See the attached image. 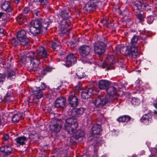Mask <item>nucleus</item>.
<instances>
[{"mask_svg": "<svg viewBox=\"0 0 157 157\" xmlns=\"http://www.w3.org/2000/svg\"><path fill=\"white\" fill-rule=\"evenodd\" d=\"M48 54L44 48L42 47L39 48L37 50L36 53L30 52L26 56V59H29L30 61V67L31 69L34 71L38 70L39 64L40 63V60L44 58H46Z\"/></svg>", "mask_w": 157, "mask_h": 157, "instance_id": "nucleus-1", "label": "nucleus"}, {"mask_svg": "<svg viewBox=\"0 0 157 157\" xmlns=\"http://www.w3.org/2000/svg\"><path fill=\"white\" fill-rule=\"evenodd\" d=\"M78 126V124L76 120L69 118L65 120L64 125L65 129L68 133L72 134V136L76 139L82 137L84 135L83 132L80 130L75 132Z\"/></svg>", "mask_w": 157, "mask_h": 157, "instance_id": "nucleus-2", "label": "nucleus"}, {"mask_svg": "<svg viewBox=\"0 0 157 157\" xmlns=\"http://www.w3.org/2000/svg\"><path fill=\"white\" fill-rule=\"evenodd\" d=\"M30 26L29 27L28 34L33 36H36L40 33L41 31L42 25L41 22L36 19L31 21Z\"/></svg>", "mask_w": 157, "mask_h": 157, "instance_id": "nucleus-3", "label": "nucleus"}, {"mask_svg": "<svg viewBox=\"0 0 157 157\" xmlns=\"http://www.w3.org/2000/svg\"><path fill=\"white\" fill-rule=\"evenodd\" d=\"M143 9L146 10L148 13L152 12L150 7L146 1H144L142 4L140 2L137 1L133 6L132 10L135 13H138Z\"/></svg>", "mask_w": 157, "mask_h": 157, "instance_id": "nucleus-4", "label": "nucleus"}, {"mask_svg": "<svg viewBox=\"0 0 157 157\" xmlns=\"http://www.w3.org/2000/svg\"><path fill=\"white\" fill-rule=\"evenodd\" d=\"M118 86L117 84L114 85H111L108 86L106 89L107 93V97L109 98V101H113V100L117 98V89Z\"/></svg>", "mask_w": 157, "mask_h": 157, "instance_id": "nucleus-5", "label": "nucleus"}, {"mask_svg": "<svg viewBox=\"0 0 157 157\" xmlns=\"http://www.w3.org/2000/svg\"><path fill=\"white\" fill-rule=\"evenodd\" d=\"M70 12L67 10H63L61 12V16L62 18L63 19L62 20L60 23V26L61 30L63 31H65V29L66 30H68L67 29V28L68 26V24H67V21H66V19L69 18L70 17Z\"/></svg>", "mask_w": 157, "mask_h": 157, "instance_id": "nucleus-6", "label": "nucleus"}, {"mask_svg": "<svg viewBox=\"0 0 157 157\" xmlns=\"http://www.w3.org/2000/svg\"><path fill=\"white\" fill-rule=\"evenodd\" d=\"M51 124L50 125V128L52 132L57 133L60 131L62 125L61 120L52 119Z\"/></svg>", "mask_w": 157, "mask_h": 157, "instance_id": "nucleus-7", "label": "nucleus"}, {"mask_svg": "<svg viewBox=\"0 0 157 157\" xmlns=\"http://www.w3.org/2000/svg\"><path fill=\"white\" fill-rule=\"evenodd\" d=\"M107 96H99L95 100L94 103L95 106L98 107L102 108L108 102H111L113 101H109V98L108 99Z\"/></svg>", "mask_w": 157, "mask_h": 157, "instance_id": "nucleus-8", "label": "nucleus"}, {"mask_svg": "<svg viewBox=\"0 0 157 157\" xmlns=\"http://www.w3.org/2000/svg\"><path fill=\"white\" fill-rule=\"evenodd\" d=\"M25 31L22 29L19 31L17 33V39L21 42V45L27 46L29 44V40L27 38Z\"/></svg>", "mask_w": 157, "mask_h": 157, "instance_id": "nucleus-9", "label": "nucleus"}, {"mask_svg": "<svg viewBox=\"0 0 157 157\" xmlns=\"http://www.w3.org/2000/svg\"><path fill=\"white\" fill-rule=\"evenodd\" d=\"M91 47V46L87 45H84L80 47L79 48V51L80 55L83 57H90L89 60H90L91 59V57L90 56Z\"/></svg>", "mask_w": 157, "mask_h": 157, "instance_id": "nucleus-10", "label": "nucleus"}, {"mask_svg": "<svg viewBox=\"0 0 157 157\" xmlns=\"http://www.w3.org/2000/svg\"><path fill=\"white\" fill-rule=\"evenodd\" d=\"M33 89V102L38 104L39 103V99L43 96V93L39 87L34 86Z\"/></svg>", "mask_w": 157, "mask_h": 157, "instance_id": "nucleus-11", "label": "nucleus"}, {"mask_svg": "<svg viewBox=\"0 0 157 157\" xmlns=\"http://www.w3.org/2000/svg\"><path fill=\"white\" fill-rule=\"evenodd\" d=\"M114 56L112 55H108L106 56L104 60V62L102 63V67L103 68H107L109 69L111 68V66L115 63Z\"/></svg>", "mask_w": 157, "mask_h": 157, "instance_id": "nucleus-12", "label": "nucleus"}, {"mask_svg": "<svg viewBox=\"0 0 157 157\" xmlns=\"http://www.w3.org/2000/svg\"><path fill=\"white\" fill-rule=\"evenodd\" d=\"M105 44L103 42H97L94 45V51L96 53L100 55L105 51Z\"/></svg>", "mask_w": 157, "mask_h": 157, "instance_id": "nucleus-13", "label": "nucleus"}, {"mask_svg": "<svg viewBox=\"0 0 157 157\" xmlns=\"http://www.w3.org/2000/svg\"><path fill=\"white\" fill-rule=\"evenodd\" d=\"M76 62V59L74 55L70 54L67 56L63 64L65 66L68 67L72 64L75 63Z\"/></svg>", "mask_w": 157, "mask_h": 157, "instance_id": "nucleus-14", "label": "nucleus"}, {"mask_svg": "<svg viewBox=\"0 0 157 157\" xmlns=\"http://www.w3.org/2000/svg\"><path fill=\"white\" fill-rule=\"evenodd\" d=\"M152 114L150 111L143 115L140 119L141 122L145 125H148L151 123L152 120Z\"/></svg>", "mask_w": 157, "mask_h": 157, "instance_id": "nucleus-15", "label": "nucleus"}, {"mask_svg": "<svg viewBox=\"0 0 157 157\" xmlns=\"http://www.w3.org/2000/svg\"><path fill=\"white\" fill-rule=\"evenodd\" d=\"M115 51L117 54L121 53L124 55H128V48L126 46L117 45L115 47Z\"/></svg>", "mask_w": 157, "mask_h": 157, "instance_id": "nucleus-16", "label": "nucleus"}, {"mask_svg": "<svg viewBox=\"0 0 157 157\" xmlns=\"http://www.w3.org/2000/svg\"><path fill=\"white\" fill-rule=\"evenodd\" d=\"M15 100V99L12 91L11 90L7 92L6 95L4 97L3 101L8 104H10L12 103L13 101Z\"/></svg>", "mask_w": 157, "mask_h": 157, "instance_id": "nucleus-17", "label": "nucleus"}, {"mask_svg": "<svg viewBox=\"0 0 157 157\" xmlns=\"http://www.w3.org/2000/svg\"><path fill=\"white\" fill-rule=\"evenodd\" d=\"M93 90L91 87H87L82 92L81 97L82 98L86 99L89 98L93 93Z\"/></svg>", "mask_w": 157, "mask_h": 157, "instance_id": "nucleus-18", "label": "nucleus"}, {"mask_svg": "<svg viewBox=\"0 0 157 157\" xmlns=\"http://www.w3.org/2000/svg\"><path fill=\"white\" fill-rule=\"evenodd\" d=\"M68 100L71 106L73 108L76 107L79 102L78 98L75 94L70 95L68 97Z\"/></svg>", "mask_w": 157, "mask_h": 157, "instance_id": "nucleus-19", "label": "nucleus"}, {"mask_svg": "<svg viewBox=\"0 0 157 157\" xmlns=\"http://www.w3.org/2000/svg\"><path fill=\"white\" fill-rule=\"evenodd\" d=\"M66 99L62 97L57 98L55 102V106L56 107L64 108L65 107Z\"/></svg>", "mask_w": 157, "mask_h": 157, "instance_id": "nucleus-20", "label": "nucleus"}, {"mask_svg": "<svg viewBox=\"0 0 157 157\" xmlns=\"http://www.w3.org/2000/svg\"><path fill=\"white\" fill-rule=\"evenodd\" d=\"M0 150L4 156L10 154L13 151L12 147L8 145L2 146L0 148Z\"/></svg>", "mask_w": 157, "mask_h": 157, "instance_id": "nucleus-21", "label": "nucleus"}, {"mask_svg": "<svg viewBox=\"0 0 157 157\" xmlns=\"http://www.w3.org/2000/svg\"><path fill=\"white\" fill-rule=\"evenodd\" d=\"M129 47L128 48V55L133 58H136L138 55L137 46L130 45Z\"/></svg>", "mask_w": 157, "mask_h": 157, "instance_id": "nucleus-22", "label": "nucleus"}, {"mask_svg": "<svg viewBox=\"0 0 157 157\" xmlns=\"http://www.w3.org/2000/svg\"><path fill=\"white\" fill-rule=\"evenodd\" d=\"M101 130V126L99 124L94 125L92 128L91 133L92 135L99 134Z\"/></svg>", "mask_w": 157, "mask_h": 157, "instance_id": "nucleus-23", "label": "nucleus"}, {"mask_svg": "<svg viewBox=\"0 0 157 157\" xmlns=\"http://www.w3.org/2000/svg\"><path fill=\"white\" fill-rule=\"evenodd\" d=\"M98 7L97 5L94 2L92 3L90 2L87 4L84 9L86 10L88 12L90 13Z\"/></svg>", "mask_w": 157, "mask_h": 157, "instance_id": "nucleus-24", "label": "nucleus"}, {"mask_svg": "<svg viewBox=\"0 0 157 157\" xmlns=\"http://www.w3.org/2000/svg\"><path fill=\"white\" fill-rule=\"evenodd\" d=\"M15 140L16 141V144L17 146H20L25 144L27 138L24 136H20L17 138Z\"/></svg>", "mask_w": 157, "mask_h": 157, "instance_id": "nucleus-25", "label": "nucleus"}, {"mask_svg": "<svg viewBox=\"0 0 157 157\" xmlns=\"http://www.w3.org/2000/svg\"><path fill=\"white\" fill-rule=\"evenodd\" d=\"M1 8L5 11L7 12H10L12 10L10 3L8 1H5L2 5Z\"/></svg>", "mask_w": 157, "mask_h": 157, "instance_id": "nucleus-26", "label": "nucleus"}, {"mask_svg": "<svg viewBox=\"0 0 157 157\" xmlns=\"http://www.w3.org/2000/svg\"><path fill=\"white\" fill-rule=\"evenodd\" d=\"M109 81L105 80H101L99 81L98 83V86L100 89H106L109 86Z\"/></svg>", "mask_w": 157, "mask_h": 157, "instance_id": "nucleus-27", "label": "nucleus"}, {"mask_svg": "<svg viewBox=\"0 0 157 157\" xmlns=\"http://www.w3.org/2000/svg\"><path fill=\"white\" fill-rule=\"evenodd\" d=\"M23 114L22 113H17L13 115L12 117L13 122L16 123L18 122L21 119L23 118Z\"/></svg>", "mask_w": 157, "mask_h": 157, "instance_id": "nucleus-28", "label": "nucleus"}, {"mask_svg": "<svg viewBox=\"0 0 157 157\" xmlns=\"http://www.w3.org/2000/svg\"><path fill=\"white\" fill-rule=\"evenodd\" d=\"M25 16V15L22 13H20L17 18V21L20 24H22L26 21V19Z\"/></svg>", "mask_w": 157, "mask_h": 157, "instance_id": "nucleus-29", "label": "nucleus"}, {"mask_svg": "<svg viewBox=\"0 0 157 157\" xmlns=\"http://www.w3.org/2000/svg\"><path fill=\"white\" fill-rule=\"evenodd\" d=\"M76 74L78 78L79 79H81L86 76L82 69L81 68H78L77 70Z\"/></svg>", "mask_w": 157, "mask_h": 157, "instance_id": "nucleus-30", "label": "nucleus"}, {"mask_svg": "<svg viewBox=\"0 0 157 157\" xmlns=\"http://www.w3.org/2000/svg\"><path fill=\"white\" fill-rule=\"evenodd\" d=\"M130 117L127 115L122 116L119 117L117 120L119 122H127L130 120Z\"/></svg>", "mask_w": 157, "mask_h": 157, "instance_id": "nucleus-31", "label": "nucleus"}, {"mask_svg": "<svg viewBox=\"0 0 157 157\" xmlns=\"http://www.w3.org/2000/svg\"><path fill=\"white\" fill-rule=\"evenodd\" d=\"M74 111L75 113V115L76 117H78L82 114L84 112V110L83 108H80L76 110H74Z\"/></svg>", "mask_w": 157, "mask_h": 157, "instance_id": "nucleus-32", "label": "nucleus"}, {"mask_svg": "<svg viewBox=\"0 0 157 157\" xmlns=\"http://www.w3.org/2000/svg\"><path fill=\"white\" fill-rule=\"evenodd\" d=\"M7 77L8 79L12 80L15 77V73L11 70L8 71L7 74Z\"/></svg>", "mask_w": 157, "mask_h": 157, "instance_id": "nucleus-33", "label": "nucleus"}, {"mask_svg": "<svg viewBox=\"0 0 157 157\" xmlns=\"http://www.w3.org/2000/svg\"><path fill=\"white\" fill-rule=\"evenodd\" d=\"M140 100L137 98H132L131 103L134 105H138L140 103Z\"/></svg>", "mask_w": 157, "mask_h": 157, "instance_id": "nucleus-34", "label": "nucleus"}, {"mask_svg": "<svg viewBox=\"0 0 157 157\" xmlns=\"http://www.w3.org/2000/svg\"><path fill=\"white\" fill-rule=\"evenodd\" d=\"M138 36H134L131 40L130 45L136 46L137 41L138 40Z\"/></svg>", "mask_w": 157, "mask_h": 157, "instance_id": "nucleus-35", "label": "nucleus"}, {"mask_svg": "<svg viewBox=\"0 0 157 157\" xmlns=\"http://www.w3.org/2000/svg\"><path fill=\"white\" fill-rule=\"evenodd\" d=\"M8 18L5 14L3 13H0V23H2V20L5 21Z\"/></svg>", "mask_w": 157, "mask_h": 157, "instance_id": "nucleus-36", "label": "nucleus"}, {"mask_svg": "<svg viewBox=\"0 0 157 157\" xmlns=\"http://www.w3.org/2000/svg\"><path fill=\"white\" fill-rule=\"evenodd\" d=\"M52 47L53 49H56V51L59 50V49H60L61 46L57 45L56 43L55 42H52L51 44Z\"/></svg>", "mask_w": 157, "mask_h": 157, "instance_id": "nucleus-37", "label": "nucleus"}, {"mask_svg": "<svg viewBox=\"0 0 157 157\" xmlns=\"http://www.w3.org/2000/svg\"><path fill=\"white\" fill-rule=\"evenodd\" d=\"M154 20V17L152 16H148L147 17V22L149 24L152 23Z\"/></svg>", "mask_w": 157, "mask_h": 157, "instance_id": "nucleus-38", "label": "nucleus"}, {"mask_svg": "<svg viewBox=\"0 0 157 157\" xmlns=\"http://www.w3.org/2000/svg\"><path fill=\"white\" fill-rule=\"evenodd\" d=\"M30 11V9L29 7H25L22 11V14L23 15H24V14H27Z\"/></svg>", "mask_w": 157, "mask_h": 157, "instance_id": "nucleus-39", "label": "nucleus"}, {"mask_svg": "<svg viewBox=\"0 0 157 157\" xmlns=\"http://www.w3.org/2000/svg\"><path fill=\"white\" fill-rule=\"evenodd\" d=\"M11 42L14 46H16L19 43L18 41L16 40V39L14 38H12L11 40Z\"/></svg>", "mask_w": 157, "mask_h": 157, "instance_id": "nucleus-40", "label": "nucleus"}, {"mask_svg": "<svg viewBox=\"0 0 157 157\" xmlns=\"http://www.w3.org/2000/svg\"><path fill=\"white\" fill-rule=\"evenodd\" d=\"M5 79V76L4 75L0 73V85L2 84Z\"/></svg>", "mask_w": 157, "mask_h": 157, "instance_id": "nucleus-41", "label": "nucleus"}, {"mask_svg": "<svg viewBox=\"0 0 157 157\" xmlns=\"http://www.w3.org/2000/svg\"><path fill=\"white\" fill-rule=\"evenodd\" d=\"M150 151L151 153H155L156 155H157V145L155 148H152L151 150H150Z\"/></svg>", "mask_w": 157, "mask_h": 157, "instance_id": "nucleus-42", "label": "nucleus"}, {"mask_svg": "<svg viewBox=\"0 0 157 157\" xmlns=\"http://www.w3.org/2000/svg\"><path fill=\"white\" fill-rule=\"evenodd\" d=\"M137 18L140 21H143L144 17L141 14H138L137 15Z\"/></svg>", "mask_w": 157, "mask_h": 157, "instance_id": "nucleus-43", "label": "nucleus"}, {"mask_svg": "<svg viewBox=\"0 0 157 157\" xmlns=\"http://www.w3.org/2000/svg\"><path fill=\"white\" fill-rule=\"evenodd\" d=\"M9 136L8 134H6L4 135L2 137V139L4 141H7L9 139Z\"/></svg>", "mask_w": 157, "mask_h": 157, "instance_id": "nucleus-44", "label": "nucleus"}, {"mask_svg": "<svg viewBox=\"0 0 157 157\" xmlns=\"http://www.w3.org/2000/svg\"><path fill=\"white\" fill-rule=\"evenodd\" d=\"M40 89V90H44L46 87V86L44 83H42L40 86L39 87Z\"/></svg>", "mask_w": 157, "mask_h": 157, "instance_id": "nucleus-45", "label": "nucleus"}, {"mask_svg": "<svg viewBox=\"0 0 157 157\" xmlns=\"http://www.w3.org/2000/svg\"><path fill=\"white\" fill-rule=\"evenodd\" d=\"M39 2L42 4H47L48 3V0H39Z\"/></svg>", "mask_w": 157, "mask_h": 157, "instance_id": "nucleus-46", "label": "nucleus"}, {"mask_svg": "<svg viewBox=\"0 0 157 157\" xmlns=\"http://www.w3.org/2000/svg\"><path fill=\"white\" fill-rule=\"evenodd\" d=\"M34 15H35L36 16H39V11L36 10H33L32 11Z\"/></svg>", "mask_w": 157, "mask_h": 157, "instance_id": "nucleus-47", "label": "nucleus"}, {"mask_svg": "<svg viewBox=\"0 0 157 157\" xmlns=\"http://www.w3.org/2000/svg\"><path fill=\"white\" fill-rule=\"evenodd\" d=\"M103 23L104 25H106L107 27H108L109 24V22L108 21H107V20L104 21Z\"/></svg>", "mask_w": 157, "mask_h": 157, "instance_id": "nucleus-48", "label": "nucleus"}, {"mask_svg": "<svg viewBox=\"0 0 157 157\" xmlns=\"http://www.w3.org/2000/svg\"><path fill=\"white\" fill-rule=\"evenodd\" d=\"M52 70V68L49 67H46L44 69L45 71H46L47 72H50Z\"/></svg>", "mask_w": 157, "mask_h": 157, "instance_id": "nucleus-49", "label": "nucleus"}, {"mask_svg": "<svg viewBox=\"0 0 157 157\" xmlns=\"http://www.w3.org/2000/svg\"><path fill=\"white\" fill-rule=\"evenodd\" d=\"M61 87V85L59 84L57 85V87L55 86L54 88L55 89H57V90H59Z\"/></svg>", "mask_w": 157, "mask_h": 157, "instance_id": "nucleus-50", "label": "nucleus"}, {"mask_svg": "<svg viewBox=\"0 0 157 157\" xmlns=\"http://www.w3.org/2000/svg\"><path fill=\"white\" fill-rule=\"evenodd\" d=\"M154 114L155 118L157 119V112L156 111H154Z\"/></svg>", "mask_w": 157, "mask_h": 157, "instance_id": "nucleus-51", "label": "nucleus"}, {"mask_svg": "<svg viewBox=\"0 0 157 157\" xmlns=\"http://www.w3.org/2000/svg\"><path fill=\"white\" fill-rule=\"evenodd\" d=\"M154 105L155 107L157 109V101H156L154 103Z\"/></svg>", "mask_w": 157, "mask_h": 157, "instance_id": "nucleus-52", "label": "nucleus"}, {"mask_svg": "<svg viewBox=\"0 0 157 157\" xmlns=\"http://www.w3.org/2000/svg\"><path fill=\"white\" fill-rule=\"evenodd\" d=\"M45 25H47V26H43L46 29H47V27L48 26V25H49V23L48 22H46L45 24Z\"/></svg>", "mask_w": 157, "mask_h": 157, "instance_id": "nucleus-53", "label": "nucleus"}, {"mask_svg": "<svg viewBox=\"0 0 157 157\" xmlns=\"http://www.w3.org/2000/svg\"><path fill=\"white\" fill-rule=\"evenodd\" d=\"M20 0H14V2L15 3L17 4L19 2Z\"/></svg>", "mask_w": 157, "mask_h": 157, "instance_id": "nucleus-54", "label": "nucleus"}, {"mask_svg": "<svg viewBox=\"0 0 157 157\" xmlns=\"http://www.w3.org/2000/svg\"><path fill=\"white\" fill-rule=\"evenodd\" d=\"M2 101V97L1 95H0V102H1Z\"/></svg>", "mask_w": 157, "mask_h": 157, "instance_id": "nucleus-55", "label": "nucleus"}, {"mask_svg": "<svg viewBox=\"0 0 157 157\" xmlns=\"http://www.w3.org/2000/svg\"><path fill=\"white\" fill-rule=\"evenodd\" d=\"M75 87L76 88H78V89L79 90H80V89H81V88H80V87H78V86H75Z\"/></svg>", "mask_w": 157, "mask_h": 157, "instance_id": "nucleus-56", "label": "nucleus"}, {"mask_svg": "<svg viewBox=\"0 0 157 157\" xmlns=\"http://www.w3.org/2000/svg\"><path fill=\"white\" fill-rule=\"evenodd\" d=\"M149 157H155V156L154 155H150Z\"/></svg>", "mask_w": 157, "mask_h": 157, "instance_id": "nucleus-57", "label": "nucleus"}, {"mask_svg": "<svg viewBox=\"0 0 157 157\" xmlns=\"http://www.w3.org/2000/svg\"><path fill=\"white\" fill-rule=\"evenodd\" d=\"M120 65H121L123 64V62L122 61H120Z\"/></svg>", "mask_w": 157, "mask_h": 157, "instance_id": "nucleus-58", "label": "nucleus"}, {"mask_svg": "<svg viewBox=\"0 0 157 157\" xmlns=\"http://www.w3.org/2000/svg\"><path fill=\"white\" fill-rule=\"evenodd\" d=\"M3 30L2 29L0 28V33H1L2 32V31Z\"/></svg>", "mask_w": 157, "mask_h": 157, "instance_id": "nucleus-59", "label": "nucleus"}, {"mask_svg": "<svg viewBox=\"0 0 157 157\" xmlns=\"http://www.w3.org/2000/svg\"><path fill=\"white\" fill-rule=\"evenodd\" d=\"M88 63L89 62V61H88L87 60H85Z\"/></svg>", "mask_w": 157, "mask_h": 157, "instance_id": "nucleus-60", "label": "nucleus"}, {"mask_svg": "<svg viewBox=\"0 0 157 157\" xmlns=\"http://www.w3.org/2000/svg\"><path fill=\"white\" fill-rule=\"evenodd\" d=\"M114 132H117V133H118V131H117V130H115V131H114Z\"/></svg>", "mask_w": 157, "mask_h": 157, "instance_id": "nucleus-61", "label": "nucleus"}, {"mask_svg": "<svg viewBox=\"0 0 157 157\" xmlns=\"http://www.w3.org/2000/svg\"><path fill=\"white\" fill-rule=\"evenodd\" d=\"M118 63H119V60H118Z\"/></svg>", "mask_w": 157, "mask_h": 157, "instance_id": "nucleus-62", "label": "nucleus"}, {"mask_svg": "<svg viewBox=\"0 0 157 157\" xmlns=\"http://www.w3.org/2000/svg\"><path fill=\"white\" fill-rule=\"evenodd\" d=\"M74 110H73V113H74Z\"/></svg>", "mask_w": 157, "mask_h": 157, "instance_id": "nucleus-63", "label": "nucleus"}]
</instances>
